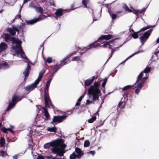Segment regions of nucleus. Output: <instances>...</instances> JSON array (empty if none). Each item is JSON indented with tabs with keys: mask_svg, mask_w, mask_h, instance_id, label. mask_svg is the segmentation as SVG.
Listing matches in <instances>:
<instances>
[{
	"mask_svg": "<svg viewBox=\"0 0 159 159\" xmlns=\"http://www.w3.org/2000/svg\"><path fill=\"white\" fill-rule=\"evenodd\" d=\"M142 51H140L139 50L138 52H136L135 53H133L131 55H130L124 61L122 62L120 64H122V63H124L128 59L130 58V57H132L134 55L137 54L138 53H139L140 52H142Z\"/></svg>",
	"mask_w": 159,
	"mask_h": 159,
	"instance_id": "21",
	"label": "nucleus"
},
{
	"mask_svg": "<svg viewBox=\"0 0 159 159\" xmlns=\"http://www.w3.org/2000/svg\"><path fill=\"white\" fill-rule=\"evenodd\" d=\"M1 156L2 157H4L5 156L8 155L7 154V153L6 151H4L3 150L1 151Z\"/></svg>",
	"mask_w": 159,
	"mask_h": 159,
	"instance_id": "39",
	"label": "nucleus"
},
{
	"mask_svg": "<svg viewBox=\"0 0 159 159\" xmlns=\"http://www.w3.org/2000/svg\"><path fill=\"white\" fill-rule=\"evenodd\" d=\"M89 2V0H83L82 1V4L84 7H87V4Z\"/></svg>",
	"mask_w": 159,
	"mask_h": 159,
	"instance_id": "31",
	"label": "nucleus"
},
{
	"mask_svg": "<svg viewBox=\"0 0 159 159\" xmlns=\"http://www.w3.org/2000/svg\"><path fill=\"white\" fill-rule=\"evenodd\" d=\"M100 84L98 82L95 83L91 85L88 89V93L89 95V99L86 101V105L91 103L92 102L98 99L102 95L99 89Z\"/></svg>",
	"mask_w": 159,
	"mask_h": 159,
	"instance_id": "3",
	"label": "nucleus"
},
{
	"mask_svg": "<svg viewBox=\"0 0 159 159\" xmlns=\"http://www.w3.org/2000/svg\"><path fill=\"white\" fill-rule=\"evenodd\" d=\"M139 32H137L134 33L132 34L131 36L134 39L138 38V33Z\"/></svg>",
	"mask_w": 159,
	"mask_h": 159,
	"instance_id": "36",
	"label": "nucleus"
},
{
	"mask_svg": "<svg viewBox=\"0 0 159 159\" xmlns=\"http://www.w3.org/2000/svg\"><path fill=\"white\" fill-rule=\"evenodd\" d=\"M96 116H94L88 120V122L90 123H92L96 120Z\"/></svg>",
	"mask_w": 159,
	"mask_h": 159,
	"instance_id": "38",
	"label": "nucleus"
},
{
	"mask_svg": "<svg viewBox=\"0 0 159 159\" xmlns=\"http://www.w3.org/2000/svg\"><path fill=\"white\" fill-rule=\"evenodd\" d=\"M67 116L66 115L54 116L51 122V123L56 124L57 123L61 122L63 120L66 119Z\"/></svg>",
	"mask_w": 159,
	"mask_h": 159,
	"instance_id": "9",
	"label": "nucleus"
},
{
	"mask_svg": "<svg viewBox=\"0 0 159 159\" xmlns=\"http://www.w3.org/2000/svg\"><path fill=\"white\" fill-rule=\"evenodd\" d=\"M11 40L13 44L12 46V48L15 51L18 56L20 54L21 57L29 61L22 49L21 46L22 43L21 41L18 39H16L14 37H11L10 35L8 34H5V42H8Z\"/></svg>",
	"mask_w": 159,
	"mask_h": 159,
	"instance_id": "2",
	"label": "nucleus"
},
{
	"mask_svg": "<svg viewBox=\"0 0 159 159\" xmlns=\"http://www.w3.org/2000/svg\"><path fill=\"white\" fill-rule=\"evenodd\" d=\"M133 13L136 15L137 16V14H138V12H137V10H134V11Z\"/></svg>",
	"mask_w": 159,
	"mask_h": 159,
	"instance_id": "59",
	"label": "nucleus"
},
{
	"mask_svg": "<svg viewBox=\"0 0 159 159\" xmlns=\"http://www.w3.org/2000/svg\"><path fill=\"white\" fill-rule=\"evenodd\" d=\"M18 157V155H16L13 157V159H17Z\"/></svg>",
	"mask_w": 159,
	"mask_h": 159,
	"instance_id": "61",
	"label": "nucleus"
},
{
	"mask_svg": "<svg viewBox=\"0 0 159 159\" xmlns=\"http://www.w3.org/2000/svg\"><path fill=\"white\" fill-rule=\"evenodd\" d=\"M146 10V8H143L142 10H137V12H138V13H144Z\"/></svg>",
	"mask_w": 159,
	"mask_h": 159,
	"instance_id": "41",
	"label": "nucleus"
},
{
	"mask_svg": "<svg viewBox=\"0 0 159 159\" xmlns=\"http://www.w3.org/2000/svg\"><path fill=\"white\" fill-rule=\"evenodd\" d=\"M7 48V45L4 42H2L0 44V52L5 50Z\"/></svg>",
	"mask_w": 159,
	"mask_h": 159,
	"instance_id": "18",
	"label": "nucleus"
},
{
	"mask_svg": "<svg viewBox=\"0 0 159 159\" xmlns=\"http://www.w3.org/2000/svg\"><path fill=\"white\" fill-rule=\"evenodd\" d=\"M12 29L13 30L15 31H17L18 32V34L19 33V30L18 26H12Z\"/></svg>",
	"mask_w": 159,
	"mask_h": 159,
	"instance_id": "40",
	"label": "nucleus"
},
{
	"mask_svg": "<svg viewBox=\"0 0 159 159\" xmlns=\"http://www.w3.org/2000/svg\"><path fill=\"white\" fill-rule=\"evenodd\" d=\"M21 8H22V7H20V8L19 10V14L18 15H17L16 16V18H18V19H19V18H21V15L20 14H19V13H20V11H21Z\"/></svg>",
	"mask_w": 159,
	"mask_h": 159,
	"instance_id": "45",
	"label": "nucleus"
},
{
	"mask_svg": "<svg viewBox=\"0 0 159 159\" xmlns=\"http://www.w3.org/2000/svg\"><path fill=\"white\" fill-rule=\"evenodd\" d=\"M152 31V29H151L145 32L143 35L139 38L141 43H142V46L143 45L144 43L148 39Z\"/></svg>",
	"mask_w": 159,
	"mask_h": 159,
	"instance_id": "8",
	"label": "nucleus"
},
{
	"mask_svg": "<svg viewBox=\"0 0 159 159\" xmlns=\"http://www.w3.org/2000/svg\"><path fill=\"white\" fill-rule=\"evenodd\" d=\"M47 16L45 15H40L38 18L35 19H34L30 20H26V22L27 25H32L40 20H43Z\"/></svg>",
	"mask_w": 159,
	"mask_h": 159,
	"instance_id": "10",
	"label": "nucleus"
},
{
	"mask_svg": "<svg viewBox=\"0 0 159 159\" xmlns=\"http://www.w3.org/2000/svg\"><path fill=\"white\" fill-rule=\"evenodd\" d=\"M108 12H109V13L110 14V16H111L112 18L113 19H115L116 18V15H117L116 14H113L109 11H108Z\"/></svg>",
	"mask_w": 159,
	"mask_h": 159,
	"instance_id": "34",
	"label": "nucleus"
},
{
	"mask_svg": "<svg viewBox=\"0 0 159 159\" xmlns=\"http://www.w3.org/2000/svg\"><path fill=\"white\" fill-rule=\"evenodd\" d=\"M123 13V11H119L116 12V14L117 15H118L119 13Z\"/></svg>",
	"mask_w": 159,
	"mask_h": 159,
	"instance_id": "56",
	"label": "nucleus"
},
{
	"mask_svg": "<svg viewBox=\"0 0 159 159\" xmlns=\"http://www.w3.org/2000/svg\"><path fill=\"white\" fill-rule=\"evenodd\" d=\"M80 58V57L79 56H76L74 57L73 58V61H75V60H79Z\"/></svg>",
	"mask_w": 159,
	"mask_h": 159,
	"instance_id": "48",
	"label": "nucleus"
},
{
	"mask_svg": "<svg viewBox=\"0 0 159 159\" xmlns=\"http://www.w3.org/2000/svg\"><path fill=\"white\" fill-rule=\"evenodd\" d=\"M55 13L56 16L55 17L57 20L58 18L62 15L63 11L61 9H58L55 12Z\"/></svg>",
	"mask_w": 159,
	"mask_h": 159,
	"instance_id": "17",
	"label": "nucleus"
},
{
	"mask_svg": "<svg viewBox=\"0 0 159 159\" xmlns=\"http://www.w3.org/2000/svg\"><path fill=\"white\" fill-rule=\"evenodd\" d=\"M92 82V80L90 79H87L85 81V84L86 86H88L91 84Z\"/></svg>",
	"mask_w": 159,
	"mask_h": 159,
	"instance_id": "28",
	"label": "nucleus"
},
{
	"mask_svg": "<svg viewBox=\"0 0 159 159\" xmlns=\"http://www.w3.org/2000/svg\"><path fill=\"white\" fill-rule=\"evenodd\" d=\"M54 74L52 73L51 75L50 76L49 78V79H51V80H52V77H53V76H54Z\"/></svg>",
	"mask_w": 159,
	"mask_h": 159,
	"instance_id": "60",
	"label": "nucleus"
},
{
	"mask_svg": "<svg viewBox=\"0 0 159 159\" xmlns=\"http://www.w3.org/2000/svg\"><path fill=\"white\" fill-rule=\"evenodd\" d=\"M64 143L62 139L55 140L51 143H46L44 146V148L45 149H48L52 146V148L51 150L52 153L56 154L57 156L62 157L66 152L65 149L66 146Z\"/></svg>",
	"mask_w": 159,
	"mask_h": 159,
	"instance_id": "1",
	"label": "nucleus"
},
{
	"mask_svg": "<svg viewBox=\"0 0 159 159\" xmlns=\"http://www.w3.org/2000/svg\"><path fill=\"white\" fill-rule=\"evenodd\" d=\"M154 26H155L154 25H148L146 27V29L147 30V29H150V28H153L154 27Z\"/></svg>",
	"mask_w": 159,
	"mask_h": 159,
	"instance_id": "50",
	"label": "nucleus"
},
{
	"mask_svg": "<svg viewBox=\"0 0 159 159\" xmlns=\"http://www.w3.org/2000/svg\"><path fill=\"white\" fill-rule=\"evenodd\" d=\"M7 30L11 34L12 36L16 34V31L11 28H8Z\"/></svg>",
	"mask_w": 159,
	"mask_h": 159,
	"instance_id": "23",
	"label": "nucleus"
},
{
	"mask_svg": "<svg viewBox=\"0 0 159 159\" xmlns=\"http://www.w3.org/2000/svg\"><path fill=\"white\" fill-rule=\"evenodd\" d=\"M113 42V40L109 42H107L105 43H104L103 45V47H107V46H108V47L110 49H111V45H110L111 43H112Z\"/></svg>",
	"mask_w": 159,
	"mask_h": 159,
	"instance_id": "24",
	"label": "nucleus"
},
{
	"mask_svg": "<svg viewBox=\"0 0 159 159\" xmlns=\"http://www.w3.org/2000/svg\"><path fill=\"white\" fill-rule=\"evenodd\" d=\"M128 93L126 92H125V93L123 95V98L125 100L127 101L128 100Z\"/></svg>",
	"mask_w": 159,
	"mask_h": 159,
	"instance_id": "33",
	"label": "nucleus"
},
{
	"mask_svg": "<svg viewBox=\"0 0 159 159\" xmlns=\"http://www.w3.org/2000/svg\"><path fill=\"white\" fill-rule=\"evenodd\" d=\"M143 76V72H142L138 75V79L135 84L133 85V86H134L137 83V86H139L140 87H142L143 86V83L145 80L148 79V77H145L142 78Z\"/></svg>",
	"mask_w": 159,
	"mask_h": 159,
	"instance_id": "7",
	"label": "nucleus"
},
{
	"mask_svg": "<svg viewBox=\"0 0 159 159\" xmlns=\"http://www.w3.org/2000/svg\"><path fill=\"white\" fill-rule=\"evenodd\" d=\"M112 53H111L110 55V57H109V58H108V59L107 60V61L105 63H106L107 61H108L109 60V59H110L112 56Z\"/></svg>",
	"mask_w": 159,
	"mask_h": 159,
	"instance_id": "62",
	"label": "nucleus"
},
{
	"mask_svg": "<svg viewBox=\"0 0 159 159\" xmlns=\"http://www.w3.org/2000/svg\"><path fill=\"white\" fill-rule=\"evenodd\" d=\"M51 81V79H49L46 83L44 89V98L45 100V106L46 107H51L52 108H53V105L51 103V101L50 99L48 93L49 87Z\"/></svg>",
	"mask_w": 159,
	"mask_h": 159,
	"instance_id": "5",
	"label": "nucleus"
},
{
	"mask_svg": "<svg viewBox=\"0 0 159 159\" xmlns=\"http://www.w3.org/2000/svg\"><path fill=\"white\" fill-rule=\"evenodd\" d=\"M135 88H136V89H135V93L136 94H138L142 87H140L139 86H137V87H135Z\"/></svg>",
	"mask_w": 159,
	"mask_h": 159,
	"instance_id": "35",
	"label": "nucleus"
},
{
	"mask_svg": "<svg viewBox=\"0 0 159 159\" xmlns=\"http://www.w3.org/2000/svg\"><path fill=\"white\" fill-rule=\"evenodd\" d=\"M159 52V50H158V49H157V48L156 49V50L154 52V54L157 56V54Z\"/></svg>",
	"mask_w": 159,
	"mask_h": 159,
	"instance_id": "53",
	"label": "nucleus"
},
{
	"mask_svg": "<svg viewBox=\"0 0 159 159\" xmlns=\"http://www.w3.org/2000/svg\"><path fill=\"white\" fill-rule=\"evenodd\" d=\"M25 23H22L20 25H18V28L20 29H22L25 26Z\"/></svg>",
	"mask_w": 159,
	"mask_h": 159,
	"instance_id": "44",
	"label": "nucleus"
},
{
	"mask_svg": "<svg viewBox=\"0 0 159 159\" xmlns=\"http://www.w3.org/2000/svg\"><path fill=\"white\" fill-rule=\"evenodd\" d=\"M107 82H105V81H103L102 84V86L103 88H105V86Z\"/></svg>",
	"mask_w": 159,
	"mask_h": 159,
	"instance_id": "55",
	"label": "nucleus"
},
{
	"mask_svg": "<svg viewBox=\"0 0 159 159\" xmlns=\"http://www.w3.org/2000/svg\"><path fill=\"white\" fill-rule=\"evenodd\" d=\"M111 35L110 34H108L107 35H104L102 36L98 39V41H95L93 43H92L89 46L84 48V49H82L81 51L80 54L81 55L83 54L85 52L87 51L89 48H95L98 46H100V43L98 42H100L101 43H104L105 40H109L111 38Z\"/></svg>",
	"mask_w": 159,
	"mask_h": 159,
	"instance_id": "4",
	"label": "nucleus"
},
{
	"mask_svg": "<svg viewBox=\"0 0 159 159\" xmlns=\"http://www.w3.org/2000/svg\"><path fill=\"white\" fill-rule=\"evenodd\" d=\"M47 130L49 132H55L57 130V128L55 127H48Z\"/></svg>",
	"mask_w": 159,
	"mask_h": 159,
	"instance_id": "27",
	"label": "nucleus"
},
{
	"mask_svg": "<svg viewBox=\"0 0 159 159\" xmlns=\"http://www.w3.org/2000/svg\"><path fill=\"white\" fill-rule=\"evenodd\" d=\"M46 61L49 63H51L52 62L51 57H48Z\"/></svg>",
	"mask_w": 159,
	"mask_h": 159,
	"instance_id": "46",
	"label": "nucleus"
},
{
	"mask_svg": "<svg viewBox=\"0 0 159 159\" xmlns=\"http://www.w3.org/2000/svg\"><path fill=\"white\" fill-rule=\"evenodd\" d=\"M84 97V95H82L81 96L80 98L78 99V101L80 102L82 99V98Z\"/></svg>",
	"mask_w": 159,
	"mask_h": 159,
	"instance_id": "49",
	"label": "nucleus"
},
{
	"mask_svg": "<svg viewBox=\"0 0 159 159\" xmlns=\"http://www.w3.org/2000/svg\"><path fill=\"white\" fill-rule=\"evenodd\" d=\"M61 66L59 64H57L56 65H54L52 68V73L54 74L55 73H56L60 68Z\"/></svg>",
	"mask_w": 159,
	"mask_h": 159,
	"instance_id": "20",
	"label": "nucleus"
},
{
	"mask_svg": "<svg viewBox=\"0 0 159 159\" xmlns=\"http://www.w3.org/2000/svg\"><path fill=\"white\" fill-rule=\"evenodd\" d=\"M5 145V140L3 137H2L0 140V147H2Z\"/></svg>",
	"mask_w": 159,
	"mask_h": 159,
	"instance_id": "25",
	"label": "nucleus"
},
{
	"mask_svg": "<svg viewBox=\"0 0 159 159\" xmlns=\"http://www.w3.org/2000/svg\"><path fill=\"white\" fill-rule=\"evenodd\" d=\"M88 153H91V154H92L93 155H94L95 153V151H90L89 152H88Z\"/></svg>",
	"mask_w": 159,
	"mask_h": 159,
	"instance_id": "54",
	"label": "nucleus"
},
{
	"mask_svg": "<svg viewBox=\"0 0 159 159\" xmlns=\"http://www.w3.org/2000/svg\"><path fill=\"white\" fill-rule=\"evenodd\" d=\"M80 102H79L77 101V103H76V104H75V106H79L80 105Z\"/></svg>",
	"mask_w": 159,
	"mask_h": 159,
	"instance_id": "63",
	"label": "nucleus"
},
{
	"mask_svg": "<svg viewBox=\"0 0 159 159\" xmlns=\"http://www.w3.org/2000/svg\"><path fill=\"white\" fill-rule=\"evenodd\" d=\"M35 10L37 12H39L41 13L43 12V9L41 7H37Z\"/></svg>",
	"mask_w": 159,
	"mask_h": 159,
	"instance_id": "29",
	"label": "nucleus"
},
{
	"mask_svg": "<svg viewBox=\"0 0 159 159\" xmlns=\"http://www.w3.org/2000/svg\"><path fill=\"white\" fill-rule=\"evenodd\" d=\"M123 8L126 11H128L129 12H132V11L128 7V6L125 4L123 5Z\"/></svg>",
	"mask_w": 159,
	"mask_h": 159,
	"instance_id": "26",
	"label": "nucleus"
},
{
	"mask_svg": "<svg viewBox=\"0 0 159 159\" xmlns=\"http://www.w3.org/2000/svg\"><path fill=\"white\" fill-rule=\"evenodd\" d=\"M29 7L30 8H33L35 9L37 7L34 4V3L33 2H31L29 4Z\"/></svg>",
	"mask_w": 159,
	"mask_h": 159,
	"instance_id": "42",
	"label": "nucleus"
},
{
	"mask_svg": "<svg viewBox=\"0 0 159 159\" xmlns=\"http://www.w3.org/2000/svg\"><path fill=\"white\" fill-rule=\"evenodd\" d=\"M90 142L89 140H86L84 142V146L85 147H88L90 145Z\"/></svg>",
	"mask_w": 159,
	"mask_h": 159,
	"instance_id": "37",
	"label": "nucleus"
},
{
	"mask_svg": "<svg viewBox=\"0 0 159 159\" xmlns=\"http://www.w3.org/2000/svg\"><path fill=\"white\" fill-rule=\"evenodd\" d=\"M7 130L9 131L11 133H13V131L11 129V128H7Z\"/></svg>",
	"mask_w": 159,
	"mask_h": 159,
	"instance_id": "58",
	"label": "nucleus"
},
{
	"mask_svg": "<svg viewBox=\"0 0 159 159\" xmlns=\"http://www.w3.org/2000/svg\"><path fill=\"white\" fill-rule=\"evenodd\" d=\"M45 73V71H41L39 74V75L37 79L35 81V82L37 84H38L40 81L41 80L44 74Z\"/></svg>",
	"mask_w": 159,
	"mask_h": 159,
	"instance_id": "16",
	"label": "nucleus"
},
{
	"mask_svg": "<svg viewBox=\"0 0 159 159\" xmlns=\"http://www.w3.org/2000/svg\"><path fill=\"white\" fill-rule=\"evenodd\" d=\"M37 159H44V157L42 156L39 155L37 157Z\"/></svg>",
	"mask_w": 159,
	"mask_h": 159,
	"instance_id": "51",
	"label": "nucleus"
},
{
	"mask_svg": "<svg viewBox=\"0 0 159 159\" xmlns=\"http://www.w3.org/2000/svg\"><path fill=\"white\" fill-rule=\"evenodd\" d=\"M1 130L4 133H7V128L5 127H3L1 129Z\"/></svg>",
	"mask_w": 159,
	"mask_h": 159,
	"instance_id": "47",
	"label": "nucleus"
},
{
	"mask_svg": "<svg viewBox=\"0 0 159 159\" xmlns=\"http://www.w3.org/2000/svg\"><path fill=\"white\" fill-rule=\"evenodd\" d=\"M131 87H132V86L131 85H128L125 86V87H123V90L124 91L126 89H129Z\"/></svg>",
	"mask_w": 159,
	"mask_h": 159,
	"instance_id": "43",
	"label": "nucleus"
},
{
	"mask_svg": "<svg viewBox=\"0 0 159 159\" xmlns=\"http://www.w3.org/2000/svg\"><path fill=\"white\" fill-rule=\"evenodd\" d=\"M67 60V58H65L63 60L61 61L60 63L59 64L61 66L69 63V62H68L67 61H66Z\"/></svg>",
	"mask_w": 159,
	"mask_h": 159,
	"instance_id": "22",
	"label": "nucleus"
},
{
	"mask_svg": "<svg viewBox=\"0 0 159 159\" xmlns=\"http://www.w3.org/2000/svg\"><path fill=\"white\" fill-rule=\"evenodd\" d=\"M24 96H22L19 97L16 95H14L12 99V102H10L9 103L8 106L6 109V111H8L10 110L12 107L15 106L16 104V101L18 100V101L21 100Z\"/></svg>",
	"mask_w": 159,
	"mask_h": 159,
	"instance_id": "6",
	"label": "nucleus"
},
{
	"mask_svg": "<svg viewBox=\"0 0 159 159\" xmlns=\"http://www.w3.org/2000/svg\"><path fill=\"white\" fill-rule=\"evenodd\" d=\"M151 68L150 67L147 66L144 70L143 72L146 74L148 73L151 71Z\"/></svg>",
	"mask_w": 159,
	"mask_h": 159,
	"instance_id": "30",
	"label": "nucleus"
},
{
	"mask_svg": "<svg viewBox=\"0 0 159 159\" xmlns=\"http://www.w3.org/2000/svg\"><path fill=\"white\" fill-rule=\"evenodd\" d=\"M116 51V50L115 49H112L111 51V53L113 54V53H114V52H115Z\"/></svg>",
	"mask_w": 159,
	"mask_h": 159,
	"instance_id": "64",
	"label": "nucleus"
},
{
	"mask_svg": "<svg viewBox=\"0 0 159 159\" xmlns=\"http://www.w3.org/2000/svg\"><path fill=\"white\" fill-rule=\"evenodd\" d=\"M46 107H46L45 106V107H42V109L43 110L44 113V116H45V118L44 119L45 120H48L50 119V115H49L48 112V110ZM54 107V106H53V108ZM49 108H50L49 107ZM50 108H52L51 107Z\"/></svg>",
	"mask_w": 159,
	"mask_h": 159,
	"instance_id": "12",
	"label": "nucleus"
},
{
	"mask_svg": "<svg viewBox=\"0 0 159 159\" xmlns=\"http://www.w3.org/2000/svg\"><path fill=\"white\" fill-rule=\"evenodd\" d=\"M25 62L28 63V65L25 71L23 73L25 77L24 80L28 76L29 71L30 70V66L28 62L27 61H25Z\"/></svg>",
	"mask_w": 159,
	"mask_h": 159,
	"instance_id": "14",
	"label": "nucleus"
},
{
	"mask_svg": "<svg viewBox=\"0 0 159 159\" xmlns=\"http://www.w3.org/2000/svg\"><path fill=\"white\" fill-rule=\"evenodd\" d=\"M146 30H147V29H146V27H143V28H142V29H141V30H140L139 31V32L140 31H144Z\"/></svg>",
	"mask_w": 159,
	"mask_h": 159,
	"instance_id": "57",
	"label": "nucleus"
},
{
	"mask_svg": "<svg viewBox=\"0 0 159 159\" xmlns=\"http://www.w3.org/2000/svg\"><path fill=\"white\" fill-rule=\"evenodd\" d=\"M25 62L28 63V65L25 71L23 73L25 77L24 80L28 76L29 71L30 70V66L28 62L27 61H25Z\"/></svg>",
	"mask_w": 159,
	"mask_h": 159,
	"instance_id": "13",
	"label": "nucleus"
},
{
	"mask_svg": "<svg viewBox=\"0 0 159 159\" xmlns=\"http://www.w3.org/2000/svg\"><path fill=\"white\" fill-rule=\"evenodd\" d=\"M73 152H75V154H76V156L79 158H80L84 154L81 149L78 148H75V151Z\"/></svg>",
	"mask_w": 159,
	"mask_h": 159,
	"instance_id": "15",
	"label": "nucleus"
},
{
	"mask_svg": "<svg viewBox=\"0 0 159 159\" xmlns=\"http://www.w3.org/2000/svg\"><path fill=\"white\" fill-rule=\"evenodd\" d=\"M78 157L76 156V154H75V152H73L70 157V159H76Z\"/></svg>",
	"mask_w": 159,
	"mask_h": 159,
	"instance_id": "32",
	"label": "nucleus"
},
{
	"mask_svg": "<svg viewBox=\"0 0 159 159\" xmlns=\"http://www.w3.org/2000/svg\"><path fill=\"white\" fill-rule=\"evenodd\" d=\"M74 53V52L72 53H70V54H69L68 55H67L66 58H67V59H68L70 56H71Z\"/></svg>",
	"mask_w": 159,
	"mask_h": 159,
	"instance_id": "52",
	"label": "nucleus"
},
{
	"mask_svg": "<svg viewBox=\"0 0 159 159\" xmlns=\"http://www.w3.org/2000/svg\"><path fill=\"white\" fill-rule=\"evenodd\" d=\"M38 84L34 82L30 85H29L25 88V90L26 91H30L33 90L37 86Z\"/></svg>",
	"mask_w": 159,
	"mask_h": 159,
	"instance_id": "11",
	"label": "nucleus"
},
{
	"mask_svg": "<svg viewBox=\"0 0 159 159\" xmlns=\"http://www.w3.org/2000/svg\"><path fill=\"white\" fill-rule=\"evenodd\" d=\"M9 65L6 62L0 64V69L1 70H5L9 67Z\"/></svg>",
	"mask_w": 159,
	"mask_h": 159,
	"instance_id": "19",
	"label": "nucleus"
}]
</instances>
